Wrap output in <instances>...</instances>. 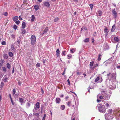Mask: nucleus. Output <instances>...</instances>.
I'll list each match as a JSON object with an SVG mask.
<instances>
[{"label": "nucleus", "mask_w": 120, "mask_h": 120, "mask_svg": "<svg viewBox=\"0 0 120 120\" xmlns=\"http://www.w3.org/2000/svg\"><path fill=\"white\" fill-rule=\"evenodd\" d=\"M104 32L106 33H108L109 31L108 30V29L107 28H105L104 30Z\"/></svg>", "instance_id": "nucleus-30"}, {"label": "nucleus", "mask_w": 120, "mask_h": 120, "mask_svg": "<svg viewBox=\"0 0 120 120\" xmlns=\"http://www.w3.org/2000/svg\"><path fill=\"white\" fill-rule=\"evenodd\" d=\"M115 25H113L112 27V28L111 29V31L113 32L115 30Z\"/></svg>", "instance_id": "nucleus-20"}, {"label": "nucleus", "mask_w": 120, "mask_h": 120, "mask_svg": "<svg viewBox=\"0 0 120 120\" xmlns=\"http://www.w3.org/2000/svg\"><path fill=\"white\" fill-rule=\"evenodd\" d=\"M32 120H39L38 119L35 118H34Z\"/></svg>", "instance_id": "nucleus-64"}, {"label": "nucleus", "mask_w": 120, "mask_h": 120, "mask_svg": "<svg viewBox=\"0 0 120 120\" xmlns=\"http://www.w3.org/2000/svg\"><path fill=\"white\" fill-rule=\"evenodd\" d=\"M18 19V17L17 16H15L13 18V20L14 21L17 20Z\"/></svg>", "instance_id": "nucleus-18"}, {"label": "nucleus", "mask_w": 120, "mask_h": 120, "mask_svg": "<svg viewBox=\"0 0 120 120\" xmlns=\"http://www.w3.org/2000/svg\"><path fill=\"white\" fill-rule=\"evenodd\" d=\"M8 54L9 56L10 57H12L13 55V53L11 52H9L8 53Z\"/></svg>", "instance_id": "nucleus-22"}, {"label": "nucleus", "mask_w": 120, "mask_h": 120, "mask_svg": "<svg viewBox=\"0 0 120 120\" xmlns=\"http://www.w3.org/2000/svg\"><path fill=\"white\" fill-rule=\"evenodd\" d=\"M102 14V12L100 10H98L96 13V15L98 17V16H101Z\"/></svg>", "instance_id": "nucleus-6"}, {"label": "nucleus", "mask_w": 120, "mask_h": 120, "mask_svg": "<svg viewBox=\"0 0 120 120\" xmlns=\"http://www.w3.org/2000/svg\"><path fill=\"white\" fill-rule=\"evenodd\" d=\"M116 73L115 72V73H113L111 74L110 75V77L111 78H112L114 79H116Z\"/></svg>", "instance_id": "nucleus-5"}, {"label": "nucleus", "mask_w": 120, "mask_h": 120, "mask_svg": "<svg viewBox=\"0 0 120 120\" xmlns=\"http://www.w3.org/2000/svg\"><path fill=\"white\" fill-rule=\"evenodd\" d=\"M83 41L84 42H88L89 41V38H86L85 39H84L83 40Z\"/></svg>", "instance_id": "nucleus-29"}, {"label": "nucleus", "mask_w": 120, "mask_h": 120, "mask_svg": "<svg viewBox=\"0 0 120 120\" xmlns=\"http://www.w3.org/2000/svg\"><path fill=\"white\" fill-rule=\"evenodd\" d=\"M25 99V98H19V101L21 103H23L24 102V100Z\"/></svg>", "instance_id": "nucleus-12"}, {"label": "nucleus", "mask_w": 120, "mask_h": 120, "mask_svg": "<svg viewBox=\"0 0 120 120\" xmlns=\"http://www.w3.org/2000/svg\"><path fill=\"white\" fill-rule=\"evenodd\" d=\"M101 56V54H99L98 56V61H99L101 60V58L100 57Z\"/></svg>", "instance_id": "nucleus-35"}, {"label": "nucleus", "mask_w": 120, "mask_h": 120, "mask_svg": "<svg viewBox=\"0 0 120 120\" xmlns=\"http://www.w3.org/2000/svg\"><path fill=\"white\" fill-rule=\"evenodd\" d=\"M8 56L7 54H4V58L7 59L8 58Z\"/></svg>", "instance_id": "nucleus-40"}, {"label": "nucleus", "mask_w": 120, "mask_h": 120, "mask_svg": "<svg viewBox=\"0 0 120 120\" xmlns=\"http://www.w3.org/2000/svg\"><path fill=\"white\" fill-rule=\"evenodd\" d=\"M35 17L34 15H32L31 16V21L33 22L34 20Z\"/></svg>", "instance_id": "nucleus-26"}, {"label": "nucleus", "mask_w": 120, "mask_h": 120, "mask_svg": "<svg viewBox=\"0 0 120 120\" xmlns=\"http://www.w3.org/2000/svg\"><path fill=\"white\" fill-rule=\"evenodd\" d=\"M11 99V102L12 103L13 105H14L13 103V101L12 100V98H11V99Z\"/></svg>", "instance_id": "nucleus-59"}, {"label": "nucleus", "mask_w": 120, "mask_h": 120, "mask_svg": "<svg viewBox=\"0 0 120 120\" xmlns=\"http://www.w3.org/2000/svg\"><path fill=\"white\" fill-rule=\"evenodd\" d=\"M18 18H19V19L20 20H22L23 19L22 18H21L20 16H19V17H18Z\"/></svg>", "instance_id": "nucleus-54"}, {"label": "nucleus", "mask_w": 120, "mask_h": 120, "mask_svg": "<svg viewBox=\"0 0 120 120\" xmlns=\"http://www.w3.org/2000/svg\"><path fill=\"white\" fill-rule=\"evenodd\" d=\"M36 107H34V108L33 110V112H35L36 110H37L40 107V105H35Z\"/></svg>", "instance_id": "nucleus-16"}, {"label": "nucleus", "mask_w": 120, "mask_h": 120, "mask_svg": "<svg viewBox=\"0 0 120 120\" xmlns=\"http://www.w3.org/2000/svg\"><path fill=\"white\" fill-rule=\"evenodd\" d=\"M68 84L70 85V81L69 79L68 80Z\"/></svg>", "instance_id": "nucleus-56"}, {"label": "nucleus", "mask_w": 120, "mask_h": 120, "mask_svg": "<svg viewBox=\"0 0 120 120\" xmlns=\"http://www.w3.org/2000/svg\"><path fill=\"white\" fill-rule=\"evenodd\" d=\"M4 85V83L2 82H1L0 85V87L1 88Z\"/></svg>", "instance_id": "nucleus-45"}, {"label": "nucleus", "mask_w": 120, "mask_h": 120, "mask_svg": "<svg viewBox=\"0 0 120 120\" xmlns=\"http://www.w3.org/2000/svg\"><path fill=\"white\" fill-rule=\"evenodd\" d=\"M110 74L111 73H109V74H107V77L109 78L110 76Z\"/></svg>", "instance_id": "nucleus-55"}, {"label": "nucleus", "mask_w": 120, "mask_h": 120, "mask_svg": "<svg viewBox=\"0 0 120 120\" xmlns=\"http://www.w3.org/2000/svg\"><path fill=\"white\" fill-rule=\"evenodd\" d=\"M26 26V23L25 22H23L22 24V28L23 29H24L25 28Z\"/></svg>", "instance_id": "nucleus-17"}, {"label": "nucleus", "mask_w": 120, "mask_h": 120, "mask_svg": "<svg viewBox=\"0 0 120 120\" xmlns=\"http://www.w3.org/2000/svg\"><path fill=\"white\" fill-rule=\"evenodd\" d=\"M8 13L7 12H5L4 13L3 15L5 16H7L8 15Z\"/></svg>", "instance_id": "nucleus-39"}, {"label": "nucleus", "mask_w": 120, "mask_h": 120, "mask_svg": "<svg viewBox=\"0 0 120 120\" xmlns=\"http://www.w3.org/2000/svg\"><path fill=\"white\" fill-rule=\"evenodd\" d=\"M65 105H61V109L62 110H64L65 108Z\"/></svg>", "instance_id": "nucleus-37"}, {"label": "nucleus", "mask_w": 120, "mask_h": 120, "mask_svg": "<svg viewBox=\"0 0 120 120\" xmlns=\"http://www.w3.org/2000/svg\"><path fill=\"white\" fill-rule=\"evenodd\" d=\"M43 4L44 6L47 7H49L50 6V4L48 2L45 1L43 3Z\"/></svg>", "instance_id": "nucleus-7"}, {"label": "nucleus", "mask_w": 120, "mask_h": 120, "mask_svg": "<svg viewBox=\"0 0 120 120\" xmlns=\"http://www.w3.org/2000/svg\"><path fill=\"white\" fill-rule=\"evenodd\" d=\"M27 0H24L23 1V3L24 4L26 2H27Z\"/></svg>", "instance_id": "nucleus-63"}, {"label": "nucleus", "mask_w": 120, "mask_h": 120, "mask_svg": "<svg viewBox=\"0 0 120 120\" xmlns=\"http://www.w3.org/2000/svg\"><path fill=\"white\" fill-rule=\"evenodd\" d=\"M109 63L108 62H106L105 63V66H107L108 64Z\"/></svg>", "instance_id": "nucleus-52"}, {"label": "nucleus", "mask_w": 120, "mask_h": 120, "mask_svg": "<svg viewBox=\"0 0 120 120\" xmlns=\"http://www.w3.org/2000/svg\"><path fill=\"white\" fill-rule=\"evenodd\" d=\"M13 28L15 30L17 28V26L16 25H15L14 26Z\"/></svg>", "instance_id": "nucleus-44"}, {"label": "nucleus", "mask_w": 120, "mask_h": 120, "mask_svg": "<svg viewBox=\"0 0 120 120\" xmlns=\"http://www.w3.org/2000/svg\"><path fill=\"white\" fill-rule=\"evenodd\" d=\"M75 50L73 48H71L70 49V52L71 53H73L75 52Z\"/></svg>", "instance_id": "nucleus-21"}, {"label": "nucleus", "mask_w": 120, "mask_h": 120, "mask_svg": "<svg viewBox=\"0 0 120 120\" xmlns=\"http://www.w3.org/2000/svg\"><path fill=\"white\" fill-rule=\"evenodd\" d=\"M21 34L23 35L25 34L26 32V30L25 29H22L21 30Z\"/></svg>", "instance_id": "nucleus-25"}, {"label": "nucleus", "mask_w": 120, "mask_h": 120, "mask_svg": "<svg viewBox=\"0 0 120 120\" xmlns=\"http://www.w3.org/2000/svg\"><path fill=\"white\" fill-rule=\"evenodd\" d=\"M61 101L60 98H56V102L57 103H59Z\"/></svg>", "instance_id": "nucleus-13"}, {"label": "nucleus", "mask_w": 120, "mask_h": 120, "mask_svg": "<svg viewBox=\"0 0 120 120\" xmlns=\"http://www.w3.org/2000/svg\"><path fill=\"white\" fill-rule=\"evenodd\" d=\"M36 66L38 67H39L40 66V64L39 63H38L36 64Z\"/></svg>", "instance_id": "nucleus-46"}, {"label": "nucleus", "mask_w": 120, "mask_h": 120, "mask_svg": "<svg viewBox=\"0 0 120 120\" xmlns=\"http://www.w3.org/2000/svg\"><path fill=\"white\" fill-rule=\"evenodd\" d=\"M30 39L32 45H34L35 43L36 40V38L35 36L34 35H32Z\"/></svg>", "instance_id": "nucleus-2"}, {"label": "nucleus", "mask_w": 120, "mask_h": 120, "mask_svg": "<svg viewBox=\"0 0 120 120\" xmlns=\"http://www.w3.org/2000/svg\"><path fill=\"white\" fill-rule=\"evenodd\" d=\"M99 77H97L95 80V82H96L98 81V80H99Z\"/></svg>", "instance_id": "nucleus-41"}, {"label": "nucleus", "mask_w": 120, "mask_h": 120, "mask_svg": "<svg viewBox=\"0 0 120 120\" xmlns=\"http://www.w3.org/2000/svg\"><path fill=\"white\" fill-rule=\"evenodd\" d=\"M71 101H69L68 102V105H70L71 104Z\"/></svg>", "instance_id": "nucleus-60"}, {"label": "nucleus", "mask_w": 120, "mask_h": 120, "mask_svg": "<svg viewBox=\"0 0 120 120\" xmlns=\"http://www.w3.org/2000/svg\"><path fill=\"white\" fill-rule=\"evenodd\" d=\"M98 66V64L97 63L96 64H95V65L94 67H95V68L96 67H97Z\"/></svg>", "instance_id": "nucleus-61"}, {"label": "nucleus", "mask_w": 120, "mask_h": 120, "mask_svg": "<svg viewBox=\"0 0 120 120\" xmlns=\"http://www.w3.org/2000/svg\"><path fill=\"white\" fill-rule=\"evenodd\" d=\"M105 118L106 120H109L112 118V115H111L108 113H106L104 115Z\"/></svg>", "instance_id": "nucleus-3"}, {"label": "nucleus", "mask_w": 120, "mask_h": 120, "mask_svg": "<svg viewBox=\"0 0 120 120\" xmlns=\"http://www.w3.org/2000/svg\"><path fill=\"white\" fill-rule=\"evenodd\" d=\"M7 67L8 69H10L11 67V65L9 63H7L6 64Z\"/></svg>", "instance_id": "nucleus-24"}, {"label": "nucleus", "mask_w": 120, "mask_h": 120, "mask_svg": "<svg viewBox=\"0 0 120 120\" xmlns=\"http://www.w3.org/2000/svg\"><path fill=\"white\" fill-rule=\"evenodd\" d=\"M107 112H108V114H109L111 115H112V113L113 111V110L111 109H110L107 110Z\"/></svg>", "instance_id": "nucleus-11"}, {"label": "nucleus", "mask_w": 120, "mask_h": 120, "mask_svg": "<svg viewBox=\"0 0 120 120\" xmlns=\"http://www.w3.org/2000/svg\"><path fill=\"white\" fill-rule=\"evenodd\" d=\"M19 95L18 94H14V95H13L14 97L15 98H17L18 97V95Z\"/></svg>", "instance_id": "nucleus-31"}, {"label": "nucleus", "mask_w": 120, "mask_h": 120, "mask_svg": "<svg viewBox=\"0 0 120 120\" xmlns=\"http://www.w3.org/2000/svg\"><path fill=\"white\" fill-rule=\"evenodd\" d=\"M99 112H101L105 113L106 110L105 105H100L99 106H97Z\"/></svg>", "instance_id": "nucleus-1"}, {"label": "nucleus", "mask_w": 120, "mask_h": 120, "mask_svg": "<svg viewBox=\"0 0 120 120\" xmlns=\"http://www.w3.org/2000/svg\"><path fill=\"white\" fill-rule=\"evenodd\" d=\"M39 8V6L38 5H35L34 6V9L36 10H37Z\"/></svg>", "instance_id": "nucleus-28"}, {"label": "nucleus", "mask_w": 120, "mask_h": 120, "mask_svg": "<svg viewBox=\"0 0 120 120\" xmlns=\"http://www.w3.org/2000/svg\"><path fill=\"white\" fill-rule=\"evenodd\" d=\"M92 43H94V38H92Z\"/></svg>", "instance_id": "nucleus-62"}, {"label": "nucleus", "mask_w": 120, "mask_h": 120, "mask_svg": "<svg viewBox=\"0 0 120 120\" xmlns=\"http://www.w3.org/2000/svg\"><path fill=\"white\" fill-rule=\"evenodd\" d=\"M66 51H63V52L62 53V56H65V52H66Z\"/></svg>", "instance_id": "nucleus-34"}, {"label": "nucleus", "mask_w": 120, "mask_h": 120, "mask_svg": "<svg viewBox=\"0 0 120 120\" xmlns=\"http://www.w3.org/2000/svg\"><path fill=\"white\" fill-rule=\"evenodd\" d=\"M11 50L14 51V52L16 50L15 49V47L13 45H12L11 46Z\"/></svg>", "instance_id": "nucleus-19"}, {"label": "nucleus", "mask_w": 120, "mask_h": 120, "mask_svg": "<svg viewBox=\"0 0 120 120\" xmlns=\"http://www.w3.org/2000/svg\"><path fill=\"white\" fill-rule=\"evenodd\" d=\"M116 68L118 69H120V66H118L116 67Z\"/></svg>", "instance_id": "nucleus-57"}, {"label": "nucleus", "mask_w": 120, "mask_h": 120, "mask_svg": "<svg viewBox=\"0 0 120 120\" xmlns=\"http://www.w3.org/2000/svg\"><path fill=\"white\" fill-rule=\"evenodd\" d=\"M40 103L39 102H37L35 104V105H39Z\"/></svg>", "instance_id": "nucleus-58"}, {"label": "nucleus", "mask_w": 120, "mask_h": 120, "mask_svg": "<svg viewBox=\"0 0 120 120\" xmlns=\"http://www.w3.org/2000/svg\"><path fill=\"white\" fill-rule=\"evenodd\" d=\"M19 39L17 38V42L18 44H20V41L21 40V38L20 37V36H19Z\"/></svg>", "instance_id": "nucleus-27"}, {"label": "nucleus", "mask_w": 120, "mask_h": 120, "mask_svg": "<svg viewBox=\"0 0 120 120\" xmlns=\"http://www.w3.org/2000/svg\"><path fill=\"white\" fill-rule=\"evenodd\" d=\"M35 115L36 116H39V113H36Z\"/></svg>", "instance_id": "nucleus-53"}, {"label": "nucleus", "mask_w": 120, "mask_h": 120, "mask_svg": "<svg viewBox=\"0 0 120 120\" xmlns=\"http://www.w3.org/2000/svg\"><path fill=\"white\" fill-rule=\"evenodd\" d=\"M66 70V69H65L64 70L63 73H62V75H64V74H65V72Z\"/></svg>", "instance_id": "nucleus-51"}, {"label": "nucleus", "mask_w": 120, "mask_h": 120, "mask_svg": "<svg viewBox=\"0 0 120 120\" xmlns=\"http://www.w3.org/2000/svg\"><path fill=\"white\" fill-rule=\"evenodd\" d=\"M114 39L115 41L116 42H118L119 41V39L118 38L116 37L114 38Z\"/></svg>", "instance_id": "nucleus-23"}, {"label": "nucleus", "mask_w": 120, "mask_h": 120, "mask_svg": "<svg viewBox=\"0 0 120 120\" xmlns=\"http://www.w3.org/2000/svg\"><path fill=\"white\" fill-rule=\"evenodd\" d=\"M48 27L45 28V29L44 30V31L42 33V34H45L48 31Z\"/></svg>", "instance_id": "nucleus-14"}, {"label": "nucleus", "mask_w": 120, "mask_h": 120, "mask_svg": "<svg viewBox=\"0 0 120 120\" xmlns=\"http://www.w3.org/2000/svg\"><path fill=\"white\" fill-rule=\"evenodd\" d=\"M106 95L107 96L106 97V96H101L99 97V98L100 99H102L105 98L106 100H108L109 98L108 97H107L108 96L107 94H106Z\"/></svg>", "instance_id": "nucleus-8"}, {"label": "nucleus", "mask_w": 120, "mask_h": 120, "mask_svg": "<svg viewBox=\"0 0 120 120\" xmlns=\"http://www.w3.org/2000/svg\"><path fill=\"white\" fill-rule=\"evenodd\" d=\"M60 53V50L59 49H58L56 50V54L57 57H58Z\"/></svg>", "instance_id": "nucleus-15"}, {"label": "nucleus", "mask_w": 120, "mask_h": 120, "mask_svg": "<svg viewBox=\"0 0 120 120\" xmlns=\"http://www.w3.org/2000/svg\"><path fill=\"white\" fill-rule=\"evenodd\" d=\"M94 63V62L93 61L90 62V69L93 70L95 68V67L93 66Z\"/></svg>", "instance_id": "nucleus-9"}, {"label": "nucleus", "mask_w": 120, "mask_h": 120, "mask_svg": "<svg viewBox=\"0 0 120 120\" xmlns=\"http://www.w3.org/2000/svg\"><path fill=\"white\" fill-rule=\"evenodd\" d=\"M8 76L6 75L4 77L2 80L4 82H7L8 80Z\"/></svg>", "instance_id": "nucleus-10"}, {"label": "nucleus", "mask_w": 120, "mask_h": 120, "mask_svg": "<svg viewBox=\"0 0 120 120\" xmlns=\"http://www.w3.org/2000/svg\"><path fill=\"white\" fill-rule=\"evenodd\" d=\"M59 18L58 17L56 18L54 20V21L55 22H56L59 20Z\"/></svg>", "instance_id": "nucleus-38"}, {"label": "nucleus", "mask_w": 120, "mask_h": 120, "mask_svg": "<svg viewBox=\"0 0 120 120\" xmlns=\"http://www.w3.org/2000/svg\"><path fill=\"white\" fill-rule=\"evenodd\" d=\"M20 22L19 21L17 20V21H16L15 22L16 24H17L18 25L20 23Z\"/></svg>", "instance_id": "nucleus-43"}, {"label": "nucleus", "mask_w": 120, "mask_h": 120, "mask_svg": "<svg viewBox=\"0 0 120 120\" xmlns=\"http://www.w3.org/2000/svg\"><path fill=\"white\" fill-rule=\"evenodd\" d=\"M16 92V90L15 88H14L13 91V95H14L15 94Z\"/></svg>", "instance_id": "nucleus-32"}, {"label": "nucleus", "mask_w": 120, "mask_h": 120, "mask_svg": "<svg viewBox=\"0 0 120 120\" xmlns=\"http://www.w3.org/2000/svg\"><path fill=\"white\" fill-rule=\"evenodd\" d=\"M1 44L3 45H6V42L5 41H3L1 42Z\"/></svg>", "instance_id": "nucleus-47"}, {"label": "nucleus", "mask_w": 120, "mask_h": 120, "mask_svg": "<svg viewBox=\"0 0 120 120\" xmlns=\"http://www.w3.org/2000/svg\"><path fill=\"white\" fill-rule=\"evenodd\" d=\"M46 117V115L45 114H44V116L42 119V120H45V119Z\"/></svg>", "instance_id": "nucleus-48"}, {"label": "nucleus", "mask_w": 120, "mask_h": 120, "mask_svg": "<svg viewBox=\"0 0 120 120\" xmlns=\"http://www.w3.org/2000/svg\"><path fill=\"white\" fill-rule=\"evenodd\" d=\"M96 34V32H95L93 35V36H95Z\"/></svg>", "instance_id": "nucleus-49"}, {"label": "nucleus", "mask_w": 120, "mask_h": 120, "mask_svg": "<svg viewBox=\"0 0 120 120\" xmlns=\"http://www.w3.org/2000/svg\"><path fill=\"white\" fill-rule=\"evenodd\" d=\"M89 5L90 7L91 8V10H92L93 8V5L92 4H89Z\"/></svg>", "instance_id": "nucleus-42"}, {"label": "nucleus", "mask_w": 120, "mask_h": 120, "mask_svg": "<svg viewBox=\"0 0 120 120\" xmlns=\"http://www.w3.org/2000/svg\"><path fill=\"white\" fill-rule=\"evenodd\" d=\"M112 10L113 15L114 18H116L117 16V13L115 9H112Z\"/></svg>", "instance_id": "nucleus-4"}, {"label": "nucleus", "mask_w": 120, "mask_h": 120, "mask_svg": "<svg viewBox=\"0 0 120 120\" xmlns=\"http://www.w3.org/2000/svg\"><path fill=\"white\" fill-rule=\"evenodd\" d=\"M3 71L4 72H6V68L5 67H2Z\"/></svg>", "instance_id": "nucleus-33"}, {"label": "nucleus", "mask_w": 120, "mask_h": 120, "mask_svg": "<svg viewBox=\"0 0 120 120\" xmlns=\"http://www.w3.org/2000/svg\"><path fill=\"white\" fill-rule=\"evenodd\" d=\"M46 61L45 59H43L42 60V62L43 63H45Z\"/></svg>", "instance_id": "nucleus-50"}, {"label": "nucleus", "mask_w": 120, "mask_h": 120, "mask_svg": "<svg viewBox=\"0 0 120 120\" xmlns=\"http://www.w3.org/2000/svg\"><path fill=\"white\" fill-rule=\"evenodd\" d=\"M68 59H70L71 58H72V56L71 55H68Z\"/></svg>", "instance_id": "nucleus-36"}]
</instances>
